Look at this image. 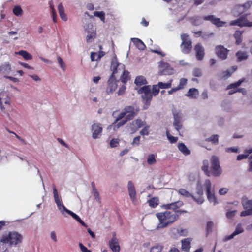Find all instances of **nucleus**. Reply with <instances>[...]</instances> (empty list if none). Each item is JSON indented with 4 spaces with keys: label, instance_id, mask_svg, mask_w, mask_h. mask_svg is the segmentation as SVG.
I'll use <instances>...</instances> for the list:
<instances>
[{
    "label": "nucleus",
    "instance_id": "nucleus-14",
    "mask_svg": "<svg viewBox=\"0 0 252 252\" xmlns=\"http://www.w3.org/2000/svg\"><path fill=\"white\" fill-rule=\"evenodd\" d=\"M128 192L131 200L133 203L136 201V192L135 186L131 181H129L127 184Z\"/></svg>",
    "mask_w": 252,
    "mask_h": 252
},
{
    "label": "nucleus",
    "instance_id": "nucleus-17",
    "mask_svg": "<svg viewBox=\"0 0 252 252\" xmlns=\"http://www.w3.org/2000/svg\"><path fill=\"white\" fill-rule=\"evenodd\" d=\"M244 81L245 79L242 78L236 82L231 83L228 85L226 87V90H230L232 89H233L229 91L228 94L231 95L235 93H237V88H238V87H239Z\"/></svg>",
    "mask_w": 252,
    "mask_h": 252
},
{
    "label": "nucleus",
    "instance_id": "nucleus-48",
    "mask_svg": "<svg viewBox=\"0 0 252 252\" xmlns=\"http://www.w3.org/2000/svg\"><path fill=\"white\" fill-rule=\"evenodd\" d=\"M94 16L99 17L101 21H104L105 13L103 11H95L94 12Z\"/></svg>",
    "mask_w": 252,
    "mask_h": 252
},
{
    "label": "nucleus",
    "instance_id": "nucleus-44",
    "mask_svg": "<svg viewBox=\"0 0 252 252\" xmlns=\"http://www.w3.org/2000/svg\"><path fill=\"white\" fill-rule=\"evenodd\" d=\"M162 249L163 247L161 245L156 244L151 248L150 252H160Z\"/></svg>",
    "mask_w": 252,
    "mask_h": 252
},
{
    "label": "nucleus",
    "instance_id": "nucleus-13",
    "mask_svg": "<svg viewBox=\"0 0 252 252\" xmlns=\"http://www.w3.org/2000/svg\"><path fill=\"white\" fill-rule=\"evenodd\" d=\"M146 122L140 119H137L129 124V127L132 133L136 132L139 128L145 126Z\"/></svg>",
    "mask_w": 252,
    "mask_h": 252
},
{
    "label": "nucleus",
    "instance_id": "nucleus-9",
    "mask_svg": "<svg viewBox=\"0 0 252 252\" xmlns=\"http://www.w3.org/2000/svg\"><path fill=\"white\" fill-rule=\"evenodd\" d=\"M138 92L139 94H142V99L145 101V103L149 104L153 96L150 86H144L140 88Z\"/></svg>",
    "mask_w": 252,
    "mask_h": 252
},
{
    "label": "nucleus",
    "instance_id": "nucleus-42",
    "mask_svg": "<svg viewBox=\"0 0 252 252\" xmlns=\"http://www.w3.org/2000/svg\"><path fill=\"white\" fill-rule=\"evenodd\" d=\"M147 163L150 165H153L156 163L157 160L155 158V155L153 154H150L148 156Z\"/></svg>",
    "mask_w": 252,
    "mask_h": 252
},
{
    "label": "nucleus",
    "instance_id": "nucleus-45",
    "mask_svg": "<svg viewBox=\"0 0 252 252\" xmlns=\"http://www.w3.org/2000/svg\"><path fill=\"white\" fill-rule=\"evenodd\" d=\"M13 12L15 15L20 16L22 14L23 10L20 6H16L13 8Z\"/></svg>",
    "mask_w": 252,
    "mask_h": 252
},
{
    "label": "nucleus",
    "instance_id": "nucleus-47",
    "mask_svg": "<svg viewBox=\"0 0 252 252\" xmlns=\"http://www.w3.org/2000/svg\"><path fill=\"white\" fill-rule=\"evenodd\" d=\"M187 83V79L185 78H182L180 80L179 84L177 87L179 90L182 89Z\"/></svg>",
    "mask_w": 252,
    "mask_h": 252
},
{
    "label": "nucleus",
    "instance_id": "nucleus-11",
    "mask_svg": "<svg viewBox=\"0 0 252 252\" xmlns=\"http://www.w3.org/2000/svg\"><path fill=\"white\" fill-rule=\"evenodd\" d=\"M242 204L245 210L241 212L240 216L243 217L252 215V200H243Z\"/></svg>",
    "mask_w": 252,
    "mask_h": 252
},
{
    "label": "nucleus",
    "instance_id": "nucleus-56",
    "mask_svg": "<svg viewBox=\"0 0 252 252\" xmlns=\"http://www.w3.org/2000/svg\"><path fill=\"white\" fill-rule=\"evenodd\" d=\"M67 213L71 215L78 222L81 221V218L77 215H76L75 213L72 212L71 211H67Z\"/></svg>",
    "mask_w": 252,
    "mask_h": 252
},
{
    "label": "nucleus",
    "instance_id": "nucleus-57",
    "mask_svg": "<svg viewBox=\"0 0 252 252\" xmlns=\"http://www.w3.org/2000/svg\"><path fill=\"white\" fill-rule=\"evenodd\" d=\"M58 209L61 212V213L63 214L64 212L67 213V211H69V210L67 209L65 206L63 205V203L60 204V205L57 206Z\"/></svg>",
    "mask_w": 252,
    "mask_h": 252
},
{
    "label": "nucleus",
    "instance_id": "nucleus-46",
    "mask_svg": "<svg viewBox=\"0 0 252 252\" xmlns=\"http://www.w3.org/2000/svg\"><path fill=\"white\" fill-rule=\"evenodd\" d=\"M50 7L52 10V16L53 18V21L54 23H56L57 22V18H56V10L54 8V5L53 3H52V1L50 2Z\"/></svg>",
    "mask_w": 252,
    "mask_h": 252
},
{
    "label": "nucleus",
    "instance_id": "nucleus-26",
    "mask_svg": "<svg viewBox=\"0 0 252 252\" xmlns=\"http://www.w3.org/2000/svg\"><path fill=\"white\" fill-rule=\"evenodd\" d=\"M59 13L62 20L64 21L67 20V17L66 14L65 13L64 8L62 3L59 4L58 6Z\"/></svg>",
    "mask_w": 252,
    "mask_h": 252
},
{
    "label": "nucleus",
    "instance_id": "nucleus-54",
    "mask_svg": "<svg viewBox=\"0 0 252 252\" xmlns=\"http://www.w3.org/2000/svg\"><path fill=\"white\" fill-rule=\"evenodd\" d=\"M225 151L228 153H238L239 149L236 147H231L227 148L225 149Z\"/></svg>",
    "mask_w": 252,
    "mask_h": 252
},
{
    "label": "nucleus",
    "instance_id": "nucleus-28",
    "mask_svg": "<svg viewBox=\"0 0 252 252\" xmlns=\"http://www.w3.org/2000/svg\"><path fill=\"white\" fill-rule=\"evenodd\" d=\"M236 56L237 58L238 61H242L248 59V53L245 51H238L236 53Z\"/></svg>",
    "mask_w": 252,
    "mask_h": 252
},
{
    "label": "nucleus",
    "instance_id": "nucleus-33",
    "mask_svg": "<svg viewBox=\"0 0 252 252\" xmlns=\"http://www.w3.org/2000/svg\"><path fill=\"white\" fill-rule=\"evenodd\" d=\"M11 65L9 62H5L0 66V72H8L11 70Z\"/></svg>",
    "mask_w": 252,
    "mask_h": 252
},
{
    "label": "nucleus",
    "instance_id": "nucleus-50",
    "mask_svg": "<svg viewBox=\"0 0 252 252\" xmlns=\"http://www.w3.org/2000/svg\"><path fill=\"white\" fill-rule=\"evenodd\" d=\"M159 89L160 88L158 84L153 85L152 88V94L154 96L157 95L159 93Z\"/></svg>",
    "mask_w": 252,
    "mask_h": 252
},
{
    "label": "nucleus",
    "instance_id": "nucleus-61",
    "mask_svg": "<svg viewBox=\"0 0 252 252\" xmlns=\"http://www.w3.org/2000/svg\"><path fill=\"white\" fill-rule=\"evenodd\" d=\"M152 52L153 53H157L158 55H161L162 57H164L165 56V54L162 52L160 49H152Z\"/></svg>",
    "mask_w": 252,
    "mask_h": 252
},
{
    "label": "nucleus",
    "instance_id": "nucleus-24",
    "mask_svg": "<svg viewBox=\"0 0 252 252\" xmlns=\"http://www.w3.org/2000/svg\"><path fill=\"white\" fill-rule=\"evenodd\" d=\"M186 95L189 98L196 99L199 95V91L196 88H190L189 90L188 93L186 94Z\"/></svg>",
    "mask_w": 252,
    "mask_h": 252
},
{
    "label": "nucleus",
    "instance_id": "nucleus-25",
    "mask_svg": "<svg viewBox=\"0 0 252 252\" xmlns=\"http://www.w3.org/2000/svg\"><path fill=\"white\" fill-rule=\"evenodd\" d=\"M117 118L115 119V121L112 123V126L114 131H117L118 129L125 124L127 122V120L125 118L121 121L118 122L119 120H117Z\"/></svg>",
    "mask_w": 252,
    "mask_h": 252
},
{
    "label": "nucleus",
    "instance_id": "nucleus-43",
    "mask_svg": "<svg viewBox=\"0 0 252 252\" xmlns=\"http://www.w3.org/2000/svg\"><path fill=\"white\" fill-rule=\"evenodd\" d=\"M166 134L168 139L169 140L171 143H176L178 141V137H174L170 134L169 131L167 129L166 132Z\"/></svg>",
    "mask_w": 252,
    "mask_h": 252
},
{
    "label": "nucleus",
    "instance_id": "nucleus-5",
    "mask_svg": "<svg viewBox=\"0 0 252 252\" xmlns=\"http://www.w3.org/2000/svg\"><path fill=\"white\" fill-rule=\"evenodd\" d=\"M139 111L138 107L134 106H126L119 114L117 120H121L125 118L127 121L132 120Z\"/></svg>",
    "mask_w": 252,
    "mask_h": 252
},
{
    "label": "nucleus",
    "instance_id": "nucleus-31",
    "mask_svg": "<svg viewBox=\"0 0 252 252\" xmlns=\"http://www.w3.org/2000/svg\"><path fill=\"white\" fill-rule=\"evenodd\" d=\"M15 54L22 56L23 58L26 60H32V56L26 50H20L18 52H16Z\"/></svg>",
    "mask_w": 252,
    "mask_h": 252
},
{
    "label": "nucleus",
    "instance_id": "nucleus-64",
    "mask_svg": "<svg viewBox=\"0 0 252 252\" xmlns=\"http://www.w3.org/2000/svg\"><path fill=\"white\" fill-rule=\"evenodd\" d=\"M140 136H137L135 137V138H134L132 144L133 145H138L140 143Z\"/></svg>",
    "mask_w": 252,
    "mask_h": 252
},
{
    "label": "nucleus",
    "instance_id": "nucleus-2",
    "mask_svg": "<svg viewBox=\"0 0 252 252\" xmlns=\"http://www.w3.org/2000/svg\"><path fill=\"white\" fill-rule=\"evenodd\" d=\"M156 217L159 220L157 228L160 229L167 227L175 222L178 219V215L175 211H169L168 210L156 214Z\"/></svg>",
    "mask_w": 252,
    "mask_h": 252
},
{
    "label": "nucleus",
    "instance_id": "nucleus-36",
    "mask_svg": "<svg viewBox=\"0 0 252 252\" xmlns=\"http://www.w3.org/2000/svg\"><path fill=\"white\" fill-rule=\"evenodd\" d=\"M207 142H210L214 145H217L219 143V135L217 134H214L210 137L205 139Z\"/></svg>",
    "mask_w": 252,
    "mask_h": 252
},
{
    "label": "nucleus",
    "instance_id": "nucleus-52",
    "mask_svg": "<svg viewBox=\"0 0 252 252\" xmlns=\"http://www.w3.org/2000/svg\"><path fill=\"white\" fill-rule=\"evenodd\" d=\"M149 126L145 125L144 127L140 131V133L142 135H148L149 134Z\"/></svg>",
    "mask_w": 252,
    "mask_h": 252
},
{
    "label": "nucleus",
    "instance_id": "nucleus-16",
    "mask_svg": "<svg viewBox=\"0 0 252 252\" xmlns=\"http://www.w3.org/2000/svg\"><path fill=\"white\" fill-rule=\"evenodd\" d=\"M250 21L244 17H240L236 20L231 21L230 23V25L231 26L237 25L240 27H250Z\"/></svg>",
    "mask_w": 252,
    "mask_h": 252
},
{
    "label": "nucleus",
    "instance_id": "nucleus-6",
    "mask_svg": "<svg viewBox=\"0 0 252 252\" xmlns=\"http://www.w3.org/2000/svg\"><path fill=\"white\" fill-rule=\"evenodd\" d=\"M183 205V203L182 201H177L174 203L164 204L162 207L166 210H168L169 211L176 212L179 217V216L181 214L187 213L186 210L179 209Z\"/></svg>",
    "mask_w": 252,
    "mask_h": 252
},
{
    "label": "nucleus",
    "instance_id": "nucleus-59",
    "mask_svg": "<svg viewBox=\"0 0 252 252\" xmlns=\"http://www.w3.org/2000/svg\"><path fill=\"white\" fill-rule=\"evenodd\" d=\"M111 147H116L119 145V141L117 139H112L110 142Z\"/></svg>",
    "mask_w": 252,
    "mask_h": 252
},
{
    "label": "nucleus",
    "instance_id": "nucleus-34",
    "mask_svg": "<svg viewBox=\"0 0 252 252\" xmlns=\"http://www.w3.org/2000/svg\"><path fill=\"white\" fill-rule=\"evenodd\" d=\"M129 72L127 70H124L123 74L120 77V80L123 83H126L130 78V76L129 74Z\"/></svg>",
    "mask_w": 252,
    "mask_h": 252
},
{
    "label": "nucleus",
    "instance_id": "nucleus-51",
    "mask_svg": "<svg viewBox=\"0 0 252 252\" xmlns=\"http://www.w3.org/2000/svg\"><path fill=\"white\" fill-rule=\"evenodd\" d=\"M191 198L198 204H202L204 201L202 196H199L198 198H196L194 195H192Z\"/></svg>",
    "mask_w": 252,
    "mask_h": 252
},
{
    "label": "nucleus",
    "instance_id": "nucleus-37",
    "mask_svg": "<svg viewBox=\"0 0 252 252\" xmlns=\"http://www.w3.org/2000/svg\"><path fill=\"white\" fill-rule=\"evenodd\" d=\"M172 82L173 79H171L167 83L159 82L158 84L160 89H168L171 88Z\"/></svg>",
    "mask_w": 252,
    "mask_h": 252
},
{
    "label": "nucleus",
    "instance_id": "nucleus-3",
    "mask_svg": "<svg viewBox=\"0 0 252 252\" xmlns=\"http://www.w3.org/2000/svg\"><path fill=\"white\" fill-rule=\"evenodd\" d=\"M23 239L22 234L16 231H12L2 235L0 237V242L8 244L11 247L16 246L22 242Z\"/></svg>",
    "mask_w": 252,
    "mask_h": 252
},
{
    "label": "nucleus",
    "instance_id": "nucleus-53",
    "mask_svg": "<svg viewBox=\"0 0 252 252\" xmlns=\"http://www.w3.org/2000/svg\"><path fill=\"white\" fill-rule=\"evenodd\" d=\"M213 225H214V224H213V222L211 221H208L207 223L206 231H207V234L212 232V228L213 227Z\"/></svg>",
    "mask_w": 252,
    "mask_h": 252
},
{
    "label": "nucleus",
    "instance_id": "nucleus-30",
    "mask_svg": "<svg viewBox=\"0 0 252 252\" xmlns=\"http://www.w3.org/2000/svg\"><path fill=\"white\" fill-rule=\"evenodd\" d=\"M179 150L184 155H189L190 154V151L183 143H179L178 145Z\"/></svg>",
    "mask_w": 252,
    "mask_h": 252
},
{
    "label": "nucleus",
    "instance_id": "nucleus-4",
    "mask_svg": "<svg viewBox=\"0 0 252 252\" xmlns=\"http://www.w3.org/2000/svg\"><path fill=\"white\" fill-rule=\"evenodd\" d=\"M191 20L192 24L195 26L202 24L203 20L210 21L217 27H223L226 24L225 22L221 21L220 18L213 15H205L202 17L195 16L193 17Z\"/></svg>",
    "mask_w": 252,
    "mask_h": 252
},
{
    "label": "nucleus",
    "instance_id": "nucleus-58",
    "mask_svg": "<svg viewBox=\"0 0 252 252\" xmlns=\"http://www.w3.org/2000/svg\"><path fill=\"white\" fill-rule=\"evenodd\" d=\"M193 76L195 77H200L202 75V71L199 68H195L192 72Z\"/></svg>",
    "mask_w": 252,
    "mask_h": 252
},
{
    "label": "nucleus",
    "instance_id": "nucleus-19",
    "mask_svg": "<svg viewBox=\"0 0 252 252\" xmlns=\"http://www.w3.org/2000/svg\"><path fill=\"white\" fill-rule=\"evenodd\" d=\"M109 247L113 252H119L120 247L119 245L118 240L114 235L111 240L109 241Z\"/></svg>",
    "mask_w": 252,
    "mask_h": 252
},
{
    "label": "nucleus",
    "instance_id": "nucleus-1",
    "mask_svg": "<svg viewBox=\"0 0 252 252\" xmlns=\"http://www.w3.org/2000/svg\"><path fill=\"white\" fill-rule=\"evenodd\" d=\"M210 162L211 170H209L208 160H204L203 161V165L201 167L202 170L207 176L213 175L215 177H218L220 176L222 173V170L218 158L216 156H212L210 159Z\"/></svg>",
    "mask_w": 252,
    "mask_h": 252
},
{
    "label": "nucleus",
    "instance_id": "nucleus-55",
    "mask_svg": "<svg viewBox=\"0 0 252 252\" xmlns=\"http://www.w3.org/2000/svg\"><path fill=\"white\" fill-rule=\"evenodd\" d=\"M57 60L60 67L63 70H65L66 69V66L62 59L60 57H58Z\"/></svg>",
    "mask_w": 252,
    "mask_h": 252
},
{
    "label": "nucleus",
    "instance_id": "nucleus-60",
    "mask_svg": "<svg viewBox=\"0 0 252 252\" xmlns=\"http://www.w3.org/2000/svg\"><path fill=\"white\" fill-rule=\"evenodd\" d=\"M126 90V86L125 85H123L119 89L118 92V94L119 95H121L123 94Z\"/></svg>",
    "mask_w": 252,
    "mask_h": 252
},
{
    "label": "nucleus",
    "instance_id": "nucleus-27",
    "mask_svg": "<svg viewBox=\"0 0 252 252\" xmlns=\"http://www.w3.org/2000/svg\"><path fill=\"white\" fill-rule=\"evenodd\" d=\"M131 40L133 44L139 50H143L146 48L145 45L144 44L143 42L140 39L137 38H131Z\"/></svg>",
    "mask_w": 252,
    "mask_h": 252
},
{
    "label": "nucleus",
    "instance_id": "nucleus-10",
    "mask_svg": "<svg viewBox=\"0 0 252 252\" xmlns=\"http://www.w3.org/2000/svg\"><path fill=\"white\" fill-rule=\"evenodd\" d=\"M206 189L207 198L210 202H213L214 204L217 203V199L214 192H211V183L209 180H206L204 184Z\"/></svg>",
    "mask_w": 252,
    "mask_h": 252
},
{
    "label": "nucleus",
    "instance_id": "nucleus-41",
    "mask_svg": "<svg viewBox=\"0 0 252 252\" xmlns=\"http://www.w3.org/2000/svg\"><path fill=\"white\" fill-rule=\"evenodd\" d=\"M159 200L157 197H153L148 200L149 205L152 208H155L158 205Z\"/></svg>",
    "mask_w": 252,
    "mask_h": 252
},
{
    "label": "nucleus",
    "instance_id": "nucleus-7",
    "mask_svg": "<svg viewBox=\"0 0 252 252\" xmlns=\"http://www.w3.org/2000/svg\"><path fill=\"white\" fill-rule=\"evenodd\" d=\"M117 70V69L116 68L115 69L113 70V72L108 81L107 86L106 90L107 94L113 93L118 87V84H117L118 81L116 80V77H115Z\"/></svg>",
    "mask_w": 252,
    "mask_h": 252
},
{
    "label": "nucleus",
    "instance_id": "nucleus-20",
    "mask_svg": "<svg viewBox=\"0 0 252 252\" xmlns=\"http://www.w3.org/2000/svg\"><path fill=\"white\" fill-rule=\"evenodd\" d=\"M174 116V122L173 125L175 128V129L179 131V130L181 129L182 127V125L181 124V117L180 115L178 113H175L173 114Z\"/></svg>",
    "mask_w": 252,
    "mask_h": 252
},
{
    "label": "nucleus",
    "instance_id": "nucleus-38",
    "mask_svg": "<svg viewBox=\"0 0 252 252\" xmlns=\"http://www.w3.org/2000/svg\"><path fill=\"white\" fill-rule=\"evenodd\" d=\"M53 190L55 201L57 205L59 206L60 205V204L62 203V200L59 198V195L58 194V192L56 188L55 187H54Z\"/></svg>",
    "mask_w": 252,
    "mask_h": 252
},
{
    "label": "nucleus",
    "instance_id": "nucleus-35",
    "mask_svg": "<svg viewBox=\"0 0 252 252\" xmlns=\"http://www.w3.org/2000/svg\"><path fill=\"white\" fill-rule=\"evenodd\" d=\"M134 83L137 86H141L142 85L146 84L147 82L144 77L142 76H138L136 77Z\"/></svg>",
    "mask_w": 252,
    "mask_h": 252
},
{
    "label": "nucleus",
    "instance_id": "nucleus-63",
    "mask_svg": "<svg viewBox=\"0 0 252 252\" xmlns=\"http://www.w3.org/2000/svg\"><path fill=\"white\" fill-rule=\"evenodd\" d=\"M236 211H230L226 213V216L228 218L231 219L233 218L235 215Z\"/></svg>",
    "mask_w": 252,
    "mask_h": 252
},
{
    "label": "nucleus",
    "instance_id": "nucleus-49",
    "mask_svg": "<svg viewBox=\"0 0 252 252\" xmlns=\"http://www.w3.org/2000/svg\"><path fill=\"white\" fill-rule=\"evenodd\" d=\"M96 37V33L95 32H92L90 34L86 36V41L88 43L91 42L92 40Z\"/></svg>",
    "mask_w": 252,
    "mask_h": 252
},
{
    "label": "nucleus",
    "instance_id": "nucleus-23",
    "mask_svg": "<svg viewBox=\"0 0 252 252\" xmlns=\"http://www.w3.org/2000/svg\"><path fill=\"white\" fill-rule=\"evenodd\" d=\"M105 53L102 51L99 50L98 53L91 52V60L92 61H98L105 55Z\"/></svg>",
    "mask_w": 252,
    "mask_h": 252
},
{
    "label": "nucleus",
    "instance_id": "nucleus-32",
    "mask_svg": "<svg viewBox=\"0 0 252 252\" xmlns=\"http://www.w3.org/2000/svg\"><path fill=\"white\" fill-rule=\"evenodd\" d=\"M246 154H240L237 156V160H241L243 159H246L248 158L249 154L252 153V147L250 149H247L245 150Z\"/></svg>",
    "mask_w": 252,
    "mask_h": 252
},
{
    "label": "nucleus",
    "instance_id": "nucleus-40",
    "mask_svg": "<svg viewBox=\"0 0 252 252\" xmlns=\"http://www.w3.org/2000/svg\"><path fill=\"white\" fill-rule=\"evenodd\" d=\"M234 36L236 39V44L239 45L242 41L241 32L239 31H236L234 34Z\"/></svg>",
    "mask_w": 252,
    "mask_h": 252
},
{
    "label": "nucleus",
    "instance_id": "nucleus-8",
    "mask_svg": "<svg viewBox=\"0 0 252 252\" xmlns=\"http://www.w3.org/2000/svg\"><path fill=\"white\" fill-rule=\"evenodd\" d=\"M182 42L181 44L182 51L184 54H189L190 53L192 48V42L189 38V35L184 33L181 36Z\"/></svg>",
    "mask_w": 252,
    "mask_h": 252
},
{
    "label": "nucleus",
    "instance_id": "nucleus-39",
    "mask_svg": "<svg viewBox=\"0 0 252 252\" xmlns=\"http://www.w3.org/2000/svg\"><path fill=\"white\" fill-rule=\"evenodd\" d=\"M178 193L183 196L187 198H191L193 195L191 193L182 188H181L178 190Z\"/></svg>",
    "mask_w": 252,
    "mask_h": 252
},
{
    "label": "nucleus",
    "instance_id": "nucleus-21",
    "mask_svg": "<svg viewBox=\"0 0 252 252\" xmlns=\"http://www.w3.org/2000/svg\"><path fill=\"white\" fill-rule=\"evenodd\" d=\"M244 231V230L242 228V226H241V224H238L237 226H236V228L235 230V231L233 232L232 234H231V235H228V236H226L224 240L225 241H228L232 238H233V237L240 234V233H242Z\"/></svg>",
    "mask_w": 252,
    "mask_h": 252
},
{
    "label": "nucleus",
    "instance_id": "nucleus-29",
    "mask_svg": "<svg viewBox=\"0 0 252 252\" xmlns=\"http://www.w3.org/2000/svg\"><path fill=\"white\" fill-rule=\"evenodd\" d=\"M190 248V241L188 239L186 238L182 240V249L184 251H189Z\"/></svg>",
    "mask_w": 252,
    "mask_h": 252
},
{
    "label": "nucleus",
    "instance_id": "nucleus-12",
    "mask_svg": "<svg viewBox=\"0 0 252 252\" xmlns=\"http://www.w3.org/2000/svg\"><path fill=\"white\" fill-rule=\"evenodd\" d=\"M215 53L217 57L221 60H225L227 57L229 50L222 45H217L215 48Z\"/></svg>",
    "mask_w": 252,
    "mask_h": 252
},
{
    "label": "nucleus",
    "instance_id": "nucleus-22",
    "mask_svg": "<svg viewBox=\"0 0 252 252\" xmlns=\"http://www.w3.org/2000/svg\"><path fill=\"white\" fill-rule=\"evenodd\" d=\"M251 1H248L242 5H238L236 6V10L239 14H241L248 10L251 7Z\"/></svg>",
    "mask_w": 252,
    "mask_h": 252
},
{
    "label": "nucleus",
    "instance_id": "nucleus-15",
    "mask_svg": "<svg viewBox=\"0 0 252 252\" xmlns=\"http://www.w3.org/2000/svg\"><path fill=\"white\" fill-rule=\"evenodd\" d=\"M92 137L94 139L98 138L102 131L101 125L99 123H94L92 125Z\"/></svg>",
    "mask_w": 252,
    "mask_h": 252
},
{
    "label": "nucleus",
    "instance_id": "nucleus-62",
    "mask_svg": "<svg viewBox=\"0 0 252 252\" xmlns=\"http://www.w3.org/2000/svg\"><path fill=\"white\" fill-rule=\"evenodd\" d=\"M80 248L82 252H92L91 250L88 249L82 243H79Z\"/></svg>",
    "mask_w": 252,
    "mask_h": 252
},
{
    "label": "nucleus",
    "instance_id": "nucleus-18",
    "mask_svg": "<svg viewBox=\"0 0 252 252\" xmlns=\"http://www.w3.org/2000/svg\"><path fill=\"white\" fill-rule=\"evenodd\" d=\"M194 50L196 52V57L198 60H202L204 56V49L200 43L197 44L194 46Z\"/></svg>",
    "mask_w": 252,
    "mask_h": 252
}]
</instances>
